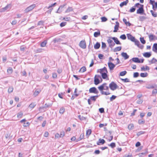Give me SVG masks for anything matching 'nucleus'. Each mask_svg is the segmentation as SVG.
<instances>
[{
    "mask_svg": "<svg viewBox=\"0 0 157 157\" xmlns=\"http://www.w3.org/2000/svg\"><path fill=\"white\" fill-rule=\"evenodd\" d=\"M150 12L152 16L154 17H156L157 16V14L155 12H154L153 10H151Z\"/></svg>",
    "mask_w": 157,
    "mask_h": 157,
    "instance_id": "obj_40",
    "label": "nucleus"
},
{
    "mask_svg": "<svg viewBox=\"0 0 157 157\" xmlns=\"http://www.w3.org/2000/svg\"><path fill=\"white\" fill-rule=\"evenodd\" d=\"M135 10L136 7L134 6L130 9L129 11L130 13H132L134 12L135 11Z\"/></svg>",
    "mask_w": 157,
    "mask_h": 157,
    "instance_id": "obj_46",
    "label": "nucleus"
},
{
    "mask_svg": "<svg viewBox=\"0 0 157 157\" xmlns=\"http://www.w3.org/2000/svg\"><path fill=\"white\" fill-rule=\"evenodd\" d=\"M13 88L12 86H10L8 88V92L9 93H12L13 90Z\"/></svg>",
    "mask_w": 157,
    "mask_h": 157,
    "instance_id": "obj_39",
    "label": "nucleus"
},
{
    "mask_svg": "<svg viewBox=\"0 0 157 157\" xmlns=\"http://www.w3.org/2000/svg\"><path fill=\"white\" fill-rule=\"evenodd\" d=\"M132 60L135 63H140V59L138 58H133L129 60V62H131Z\"/></svg>",
    "mask_w": 157,
    "mask_h": 157,
    "instance_id": "obj_12",
    "label": "nucleus"
},
{
    "mask_svg": "<svg viewBox=\"0 0 157 157\" xmlns=\"http://www.w3.org/2000/svg\"><path fill=\"white\" fill-rule=\"evenodd\" d=\"M155 84L148 83L146 85L145 87L147 89H154L155 88Z\"/></svg>",
    "mask_w": 157,
    "mask_h": 157,
    "instance_id": "obj_7",
    "label": "nucleus"
},
{
    "mask_svg": "<svg viewBox=\"0 0 157 157\" xmlns=\"http://www.w3.org/2000/svg\"><path fill=\"white\" fill-rule=\"evenodd\" d=\"M101 93L102 95H108L110 94L109 92H104V91H102L101 92Z\"/></svg>",
    "mask_w": 157,
    "mask_h": 157,
    "instance_id": "obj_43",
    "label": "nucleus"
},
{
    "mask_svg": "<svg viewBox=\"0 0 157 157\" xmlns=\"http://www.w3.org/2000/svg\"><path fill=\"white\" fill-rule=\"evenodd\" d=\"M108 64L110 71L113 70L115 66V64L111 62H109L108 63Z\"/></svg>",
    "mask_w": 157,
    "mask_h": 157,
    "instance_id": "obj_9",
    "label": "nucleus"
},
{
    "mask_svg": "<svg viewBox=\"0 0 157 157\" xmlns=\"http://www.w3.org/2000/svg\"><path fill=\"white\" fill-rule=\"evenodd\" d=\"M120 38L122 40H124L126 39V37L125 34H123L120 36Z\"/></svg>",
    "mask_w": 157,
    "mask_h": 157,
    "instance_id": "obj_52",
    "label": "nucleus"
},
{
    "mask_svg": "<svg viewBox=\"0 0 157 157\" xmlns=\"http://www.w3.org/2000/svg\"><path fill=\"white\" fill-rule=\"evenodd\" d=\"M152 50L155 53H157V43L154 44L152 47Z\"/></svg>",
    "mask_w": 157,
    "mask_h": 157,
    "instance_id": "obj_18",
    "label": "nucleus"
},
{
    "mask_svg": "<svg viewBox=\"0 0 157 157\" xmlns=\"http://www.w3.org/2000/svg\"><path fill=\"white\" fill-rule=\"evenodd\" d=\"M99 95H97L94 96H91L90 97V99L92 101H95L96 99L99 97Z\"/></svg>",
    "mask_w": 157,
    "mask_h": 157,
    "instance_id": "obj_22",
    "label": "nucleus"
},
{
    "mask_svg": "<svg viewBox=\"0 0 157 157\" xmlns=\"http://www.w3.org/2000/svg\"><path fill=\"white\" fill-rule=\"evenodd\" d=\"M79 46L83 49H85L86 48V42L85 40L81 41L79 44Z\"/></svg>",
    "mask_w": 157,
    "mask_h": 157,
    "instance_id": "obj_8",
    "label": "nucleus"
},
{
    "mask_svg": "<svg viewBox=\"0 0 157 157\" xmlns=\"http://www.w3.org/2000/svg\"><path fill=\"white\" fill-rule=\"evenodd\" d=\"M89 92L90 93H93L96 94H98L99 93L98 91L94 87L90 88L89 90Z\"/></svg>",
    "mask_w": 157,
    "mask_h": 157,
    "instance_id": "obj_6",
    "label": "nucleus"
},
{
    "mask_svg": "<svg viewBox=\"0 0 157 157\" xmlns=\"http://www.w3.org/2000/svg\"><path fill=\"white\" fill-rule=\"evenodd\" d=\"M106 47L105 43L103 42H102L101 48L103 49H104Z\"/></svg>",
    "mask_w": 157,
    "mask_h": 157,
    "instance_id": "obj_57",
    "label": "nucleus"
},
{
    "mask_svg": "<svg viewBox=\"0 0 157 157\" xmlns=\"http://www.w3.org/2000/svg\"><path fill=\"white\" fill-rule=\"evenodd\" d=\"M139 76V73L138 72H136L134 73L133 74V77L134 78L137 77Z\"/></svg>",
    "mask_w": 157,
    "mask_h": 157,
    "instance_id": "obj_60",
    "label": "nucleus"
},
{
    "mask_svg": "<svg viewBox=\"0 0 157 157\" xmlns=\"http://www.w3.org/2000/svg\"><path fill=\"white\" fill-rule=\"evenodd\" d=\"M103 69H104V72L103 73H101V74L102 78L103 79H105L106 78L108 77L107 73H108V72L107 68L105 67H104Z\"/></svg>",
    "mask_w": 157,
    "mask_h": 157,
    "instance_id": "obj_5",
    "label": "nucleus"
},
{
    "mask_svg": "<svg viewBox=\"0 0 157 157\" xmlns=\"http://www.w3.org/2000/svg\"><path fill=\"white\" fill-rule=\"evenodd\" d=\"M91 132H92V131L91 129H88V130H87L86 131V135L87 136H90L91 134Z\"/></svg>",
    "mask_w": 157,
    "mask_h": 157,
    "instance_id": "obj_49",
    "label": "nucleus"
},
{
    "mask_svg": "<svg viewBox=\"0 0 157 157\" xmlns=\"http://www.w3.org/2000/svg\"><path fill=\"white\" fill-rule=\"evenodd\" d=\"M47 43V40H45L41 43L40 46L42 47H44L46 46Z\"/></svg>",
    "mask_w": 157,
    "mask_h": 157,
    "instance_id": "obj_21",
    "label": "nucleus"
},
{
    "mask_svg": "<svg viewBox=\"0 0 157 157\" xmlns=\"http://www.w3.org/2000/svg\"><path fill=\"white\" fill-rule=\"evenodd\" d=\"M99 112L101 113H103L104 112V109L103 108H99Z\"/></svg>",
    "mask_w": 157,
    "mask_h": 157,
    "instance_id": "obj_64",
    "label": "nucleus"
},
{
    "mask_svg": "<svg viewBox=\"0 0 157 157\" xmlns=\"http://www.w3.org/2000/svg\"><path fill=\"white\" fill-rule=\"evenodd\" d=\"M52 77L54 79L56 78L57 77L56 73H53Z\"/></svg>",
    "mask_w": 157,
    "mask_h": 157,
    "instance_id": "obj_63",
    "label": "nucleus"
},
{
    "mask_svg": "<svg viewBox=\"0 0 157 157\" xmlns=\"http://www.w3.org/2000/svg\"><path fill=\"white\" fill-rule=\"evenodd\" d=\"M155 37V36L153 34H151L149 35V41H151L154 40V38Z\"/></svg>",
    "mask_w": 157,
    "mask_h": 157,
    "instance_id": "obj_28",
    "label": "nucleus"
},
{
    "mask_svg": "<svg viewBox=\"0 0 157 157\" xmlns=\"http://www.w3.org/2000/svg\"><path fill=\"white\" fill-rule=\"evenodd\" d=\"M35 6L36 5L35 4H33L32 5L28 7L25 9V11L26 12L30 11L33 9L35 7Z\"/></svg>",
    "mask_w": 157,
    "mask_h": 157,
    "instance_id": "obj_11",
    "label": "nucleus"
},
{
    "mask_svg": "<svg viewBox=\"0 0 157 157\" xmlns=\"http://www.w3.org/2000/svg\"><path fill=\"white\" fill-rule=\"evenodd\" d=\"M113 37H109V38L107 40V41L109 44V45L111 43H112L113 41L112 40L113 39L111 38Z\"/></svg>",
    "mask_w": 157,
    "mask_h": 157,
    "instance_id": "obj_26",
    "label": "nucleus"
},
{
    "mask_svg": "<svg viewBox=\"0 0 157 157\" xmlns=\"http://www.w3.org/2000/svg\"><path fill=\"white\" fill-rule=\"evenodd\" d=\"M109 87L112 90H114L118 87V86L113 82H112L109 84Z\"/></svg>",
    "mask_w": 157,
    "mask_h": 157,
    "instance_id": "obj_3",
    "label": "nucleus"
},
{
    "mask_svg": "<svg viewBox=\"0 0 157 157\" xmlns=\"http://www.w3.org/2000/svg\"><path fill=\"white\" fill-rule=\"evenodd\" d=\"M7 72L9 74H12L13 72V69L11 67H9L7 70Z\"/></svg>",
    "mask_w": 157,
    "mask_h": 157,
    "instance_id": "obj_35",
    "label": "nucleus"
},
{
    "mask_svg": "<svg viewBox=\"0 0 157 157\" xmlns=\"http://www.w3.org/2000/svg\"><path fill=\"white\" fill-rule=\"evenodd\" d=\"M119 25V23L118 21H116V25L114 26V29L113 31V32L115 33L118 30Z\"/></svg>",
    "mask_w": 157,
    "mask_h": 157,
    "instance_id": "obj_13",
    "label": "nucleus"
},
{
    "mask_svg": "<svg viewBox=\"0 0 157 157\" xmlns=\"http://www.w3.org/2000/svg\"><path fill=\"white\" fill-rule=\"evenodd\" d=\"M144 133H145V132L143 131H140V132H138L137 133L136 135L138 136H140L141 135L144 134Z\"/></svg>",
    "mask_w": 157,
    "mask_h": 157,
    "instance_id": "obj_51",
    "label": "nucleus"
},
{
    "mask_svg": "<svg viewBox=\"0 0 157 157\" xmlns=\"http://www.w3.org/2000/svg\"><path fill=\"white\" fill-rule=\"evenodd\" d=\"M108 146L111 147L112 148H113L116 147V144L115 143L112 142L110 144H109Z\"/></svg>",
    "mask_w": 157,
    "mask_h": 157,
    "instance_id": "obj_47",
    "label": "nucleus"
},
{
    "mask_svg": "<svg viewBox=\"0 0 157 157\" xmlns=\"http://www.w3.org/2000/svg\"><path fill=\"white\" fill-rule=\"evenodd\" d=\"M61 41V39L60 38H55L53 40V42L55 43L56 42H60Z\"/></svg>",
    "mask_w": 157,
    "mask_h": 157,
    "instance_id": "obj_31",
    "label": "nucleus"
},
{
    "mask_svg": "<svg viewBox=\"0 0 157 157\" xmlns=\"http://www.w3.org/2000/svg\"><path fill=\"white\" fill-rule=\"evenodd\" d=\"M121 80L124 82H130L129 79L128 78H125L124 79L121 78Z\"/></svg>",
    "mask_w": 157,
    "mask_h": 157,
    "instance_id": "obj_50",
    "label": "nucleus"
},
{
    "mask_svg": "<svg viewBox=\"0 0 157 157\" xmlns=\"http://www.w3.org/2000/svg\"><path fill=\"white\" fill-rule=\"evenodd\" d=\"M99 78H101V80H102L101 76L100 75H95L94 78V83L95 85H97L100 83L99 80Z\"/></svg>",
    "mask_w": 157,
    "mask_h": 157,
    "instance_id": "obj_4",
    "label": "nucleus"
},
{
    "mask_svg": "<svg viewBox=\"0 0 157 157\" xmlns=\"http://www.w3.org/2000/svg\"><path fill=\"white\" fill-rule=\"evenodd\" d=\"M101 21L102 22H105L107 20V18L104 17H101Z\"/></svg>",
    "mask_w": 157,
    "mask_h": 157,
    "instance_id": "obj_61",
    "label": "nucleus"
},
{
    "mask_svg": "<svg viewBox=\"0 0 157 157\" xmlns=\"http://www.w3.org/2000/svg\"><path fill=\"white\" fill-rule=\"evenodd\" d=\"M107 84L106 83H104L102 85L98 86V88L101 92L102 91H103V90H109V87L107 86Z\"/></svg>",
    "mask_w": 157,
    "mask_h": 157,
    "instance_id": "obj_1",
    "label": "nucleus"
},
{
    "mask_svg": "<svg viewBox=\"0 0 157 157\" xmlns=\"http://www.w3.org/2000/svg\"><path fill=\"white\" fill-rule=\"evenodd\" d=\"M136 13L137 14L146 15V14L144 13L143 5H141V6L140 7H139V9L137 10Z\"/></svg>",
    "mask_w": 157,
    "mask_h": 157,
    "instance_id": "obj_2",
    "label": "nucleus"
},
{
    "mask_svg": "<svg viewBox=\"0 0 157 157\" xmlns=\"http://www.w3.org/2000/svg\"><path fill=\"white\" fill-rule=\"evenodd\" d=\"M140 40L141 43L143 44H144L146 43V41L144 40L143 37L140 38Z\"/></svg>",
    "mask_w": 157,
    "mask_h": 157,
    "instance_id": "obj_42",
    "label": "nucleus"
},
{
    "mask_svg": "<svg viewBox=\"0 0 157 157\" xmlns=\"http://www.w3.org/2000/svg\"><path fill=\"white\" fill-rule=\"evenodd\" d=\"M72 10H73V9H72V8L69 7L66 10L65 12L66 13H68V12H71V11H72Z\"/></svg>",
    "mask_w": 157,
    "mask_h": 157,
    "instance_id": "obj_54",
    "label": "nucleus"
},
{
    "mask_svg": "<svg viewBox=\"0 0 157 157\" xmlns=\"http://www.w3.org/2000/svg\"><path fill=\"white\" fill-rule=\"evenodd\" d=\"M66 23L65 22H62L60 24V26L61 27H63L66 25Z\"/></svg>",
    "mask_w": 157,
    "mask_h": 157,
    "instance_id": "obj_62",
    "label": "nucleus"
},
{
    "mask_svg": "<svg viewBox=\"0 0 157 157\" xmlns=\"http://www.w3.org/2000/svg\"><path fill=\"white\" fill-rule=\"evenodd\" d=\"M134 126L133 124H130L128 126V128L129 130H132Z\"/></svg>",
    "mask_w": 157,
    "mask_h": 157,
    "instance_id": "obj_44",
    "label": "nucleus"
},
{
    "mask_svg": "<svg viewBox=\"0 0 157 157\" xmlns=\"http://www.w3.org/2000/svg\"><path fill=\"white\" fill-rule=\"evenodd\" d=\"M84 134L83 133L81 134L80 135L79 139L78 140L79 141L83 139L84 138Z\"/></svg>",
    "mask_w": 157,
    "mask_h": 157,
    "instance_id": "obj_56",
    "label": "nucleus"
},
{
    "mask_svg": "<svg viewBox=\"0 0 157 157\" xmlns=\"http://www.w3.org/2000/svg\"><path fill=\"white\" fill-rule=\"evenodd\" d=\"M60 137H63L65 135L64 132L63 131L60 132Z\"/></svg>",
    "mask_w": 157,
    "mask_h": 157,
    "instance_id": "obj_59",
    "label": "nucleus"
},
{
    "mask_svg": "<svg viewBox=\"0 0 157 157\" xmlns=\"http://www.w3.org/2000/svg\"><path fill=\"white\" fill-rule=\"evenodd\" d=\"M145 121L144 120H139L138 121V123L139 124H143L145 123Z\"/></svg>",
    "mask_w": 157,
    "mask_h": 157,
    "instance_id": "obj_58",
    "label": "nucleus"
},
{
    "mask_svg": "<svg viewBox=\"0 0 157 157\" xmlns=\"http://www.w3.org/2000/svg\"><path fill=\"white\" fill-rule=\"evenodd\" d=\"M128 2V0H126L125 1L121 3L120 5V6L121 7H122L126 5L127 4Z\"/></svg>",
    "mask_w": 157,
    "mask_h": 157,
    "instance_id": "obj_20",
    "label": "nucleus"
},
{
    "mask_svg": "<svg viewBox=\"0 0 157 157\" xmlns=\"http://www.w3.org/2000/svg\"><path fill=\"white\" fill-rule=\"evenodd\" d=\"M23 114V113L21 112H19L17 114V118H21L22 117Z\"/></svg>",
    "mask_w": 157,
    "mask_h": 157,
    "instance_id": "obj_48",
    "label": "nucleus"
},
{
    "mask_svg": "<svg viewBox=\"0 0 157 157\" xmlns=\"http://www.w3.org/2000/svg\"><path fill=\"white\" fill-rule=\"evenodd\" d=\"M10 6L11 5L10 4L7 5L6 7L2 8L3 11L9 10L11 8Z\"/></svg>",
    "mask_w": 157,
    "mask_h": 157,
    "instance_id": "obj_19",
    "label": "nucleus"
},
{
    "mask_svg": "<svg viewBox=\"0 0 157 157\" xmlns=\"http://www.w3.org/2000/svg\"><path fill=\"white\" fill-rule=\"evenodd\" d=\"M86 70V68L85 67H83L79 70V72H83Z\"/></svg>",
    "mask_w": 157,
    "mask_h": 157,
    "instance_id": "obj_37",
    "label": "nucleus"
},
{
    "mask_svg": "<svg viewBox=\"0 0 157 157\" xmlns=\"http://www.w3.org/2000/svg\"><path fill=\"white\" fill-rule=\"evenodd\" d=\"M127 36L128 40H130L132 42H133L135 40V37L132 36L130 34H127Z\"/></svg>",
    "mask_w": 157,
    "mask_h": 157,
    "instance_id": "obj_10",
    "label": "nucleus"
},
{
    "mask_svg": "<svg viewBox=\"0 0 157 157\" xmlns=\"http://www.w3.org/2000/svg\"><path fill=\"white\" fill-rule=\"evenodd\" d=\"M100 35V31H98V32H95L94 33V36L95 37H97L98 36H99Z\"/></svg>",
    "mask_w": 157,
    "mask_h": 157,
    "instance_id": "obj_30",
    "label": "nucleus"
},
{
    "mask_svg": "<svg viewBox=\"0 0 157 157\" xmlns=\"http://www.w3.org/2000/svg\"><path fill=\"white\" fill-rule=\"evenodd\" d=\"M36 105V104L35 102H32L30 104L29 107L31 109H33L34 108Z\"/></svg>",
    "mask_w": 157,
    "mask_h": 157,
    "instance_id": "obj_33",
    "label": "nucleus"
},
{
    "mask_svg": "<svg viewBox=\"0 0 157 157\" xmlns=\"http://www.w3.org/2000/svg\"><path fill=\"white\" fill-rule=\"evenodd\" d=\"M121 56L124 58L125 59H126L129 58V56L126 52H123L121 54Z\"/></svg>",
    "mask_w": 157,
    "mask_h": 157,
    "instance_id": "obj_16",
    "label": "nucleus"
},
{
    "mask_svg": "<svg viewBox=\"0 0 157 157\" xmlns=\"http://www.w3.org/2000/svg\"><path fill=\"white\" fill-rule=\"evenodd\" d=\"M117 98V96L114 95H113L110 98V101H112L114 100L115 99Z\"/></svg>",
    "mask_w": 157,
    "mask_h": 157,
    "instance_id": "obj_53",
    "label": "nucleus"
},
{
    "mask_svg": "<svg viewBox=\"0 0 157 157\" xmlns=\"http://www.w3.org/2000/svg\"><path fill=\"white\" fill-rule=\"evenodd\" d=\"M156 62H157V60L155 58H153L151 61H149L150 64H153L155 63Z\"/></svg>",
    "mask_w": 157,
    "mask_h": 157,
    "instance_id": "obj_29",
    "label": "nucleus"
},
{
    "mask_svg": "<svg viewBox=\"0 0 157 157\" xmlns=\"http://www.w3.org/2000/svg\"><path fill=\"white\" fill-rule=\"evenodd\" d=\"M121 47H117L115 48L113 50V52H116L117 51H120L121 50Z\"/></svg>",
    "mask_w": 157,
    "mask_h": 157,
    "instance_id": "obj_32",
    "label": "nucleus"
},
{
    "mask_svg": "<svg viewBox=\"0 0 157 157\" xmlns=\"http://www.w3.org/2000/svg\"><path fill=\"white\" fill-rule=\"evenodd\" d=\"M65 112V108L63 107H61L59 109V113L62 114H63Z\"/></svg>",
    "mask_w": 157,
    "mask_h": 157,
    "instance_id": "obj_38",
    "label": "nucleus"
},
{
    "mask_svg": "<svg viewBox=\"0 0 157 157\" xmlns=\"http://www.w3.org/2000/svg\"><path fill=\"white\" fill-rule=\"evenodd\" d=\"M44 50V49L42 48H39L37 49H36V50H35V52L36 53H40L42 52Z\"/></svg>",
    "mask_w": 157,
    "mask_h": 157,
    "instance_id": "obj_27",
    "label": "nucleus"
},
{
    "mask_svg": "<svg viewBox=\"0 0 157 157\" xmlns=\"http://www.w3.org/2000/svg\"><path fill=\"white\" fill-rule=\"evenodd\" d=\"M115 42V43H116L117 44H121V43L120 42V41L118 40V39L116 37H113L111 38Z\"/></svg>",
    "mask_w": 157,
    "mask_h": 157,
    "instance_id": "obj_14",
    "label": "nucleus"
},
{
    "mask_svg": "<svg viewBox=\"0 0 157 157\" xmlns=\"http://www.w3.org/2000/svg\"><path fill=\"white\" fill-rule=\"evenodd\" d=\"M40 92V91H37L36 90H35V91L34 93L33 94L35 96H36Z\"/></svg>",
    "mask_w": 157,
    "mask_h": 157,
    "instance_id": "obj_55",
    "label": "nucleus"
},
{
    "mask_svg": "<svg viewBox=\"0 0 157 157\" xmlns=\"http://www.w3.org/2000/svg\"><path fill=\"white\" fill-rule=\"evenodd\" d=\"M133 42H134L135 45L138 46V45L140 44V43L139 41L136 39H135V40Z\"/></svg>",
    "mask_w": 157,
    "mask_h": 157,
    "instance_id": "obj_41",
    "label": "nucleus"
},
{
    "mask_svg": "<svg viewBox=\"0 0 157 157\" xmlns=\"http://www.w3.org/2000/svg\"><path fill=\"white\" fill-rule=\"evenodd\" d=\"M148 75V74L147 72L142 73L140 74V76L142 77H146Z\"/></svg>",
    "mask_w": 157,
    "mask_h": 157,
    "instance_id": "obj_36",
    "label": "nucleus"
},
{
    "mask_svg": "<svg viewBox=\"0 0 157 157\" xmlns=\"http://www.w3.org/2000/svg\"><path fill=\"white\" fill-rule=\"evenodd\" d=\"M105 141L104 139L100 138L98 140V142L97 143V144L98 145H100V144H103L105 143Z\"/></svg>",
    "mask_w": 157,
    "mask_h": 157,
    "instance_id": "obj_15",
    "label": "nucleus"
},
{
    "mask_svg": "<svg viewBox=\"0 0 157 157\" xmlns=\"http://www.w3.org/2000/svg\"><path fill=\"white\" fill-rule=\"evenodd\" d=\"M151 55V53L150 52H146L143 54V56L146 58L150 57Z\"/></svg>",
    "mask_w": 157,
    "mask_h": 157,
    "instance_id": "obj_17",
    "label": "nucleus"
},
{
    "mask_svg": "<svg viewBox=\"0 0 157 157\" xmlns=\"http://www.w3.org/2000/svg\"><path fill=\"white\" fill-rule=\"evenodd\" d=\"M152 8L154 10H156L157 9V2H155L152 5Z\"/></svg>",
    "mask_w": 157,
    "mask_h": 157,
    "instance_id": "obj_34",
    "label": "nucleus"
},
{
    "mask_svg": "<svg viewBox=\"0 0 157 157\" xmlns=\"http://www.w3.org/2000/svg\"><path fill=\"white\" fill-rule=\"evenodd\" d=\"M127 71H125L121 72L120 73V75L121 76H124L127 74Z\"/></svg>",
    "mask_w": 157,
    "mask_h": 157,
    "instance_id": "obj_45",
    "label": "nucleus"
},
{
    "mask_svg": "<svg viewBox=\"0 0 157 157\" xmlns=\"http://www.w3.org/2000/svg\"><path fill=\"white\" fill-rule=\"evenodd\" d=\"M100 47V44L99 43L97 42L95 45H94V48L96 49H99Z\"/></svg>",
    "mask_w": 157,
    "mask_h": 157,
    "instance_id": "obj_23",
    "label": "nucleus"
},
{
    "mask_svg": "<svg viewBox=\"0 0 157 157\" xmlns=\"http://www.w3.org/2000/svg\"><path fill=\"white\" fill-rule=\"evenodd\" d=\"M123 20L126 25L129 26L131 25V24L129 22H127L126 19L125 18H123Z\"/></svg>",
    "mask_w": 157,
    "mask_h": 157,
    "instance_id": "obj_24",
    "label": "nucleus"
},
{
    "mask_svg": "<svg viewBox=\"0 0 157 157\" xmlns=\"http://www.w3.org/2000/svg\"><path fill=\"white\" fill-rule=\"evenodd\" d=\"M147 19V17L144 16H140L139 17V20L140 21H142Z\"/></svg>",
    "mask_w": 157,
    "mask_h": 157,
    "instance_id": "obj_25",
    "label": "nucleus"
}]
</instances>
